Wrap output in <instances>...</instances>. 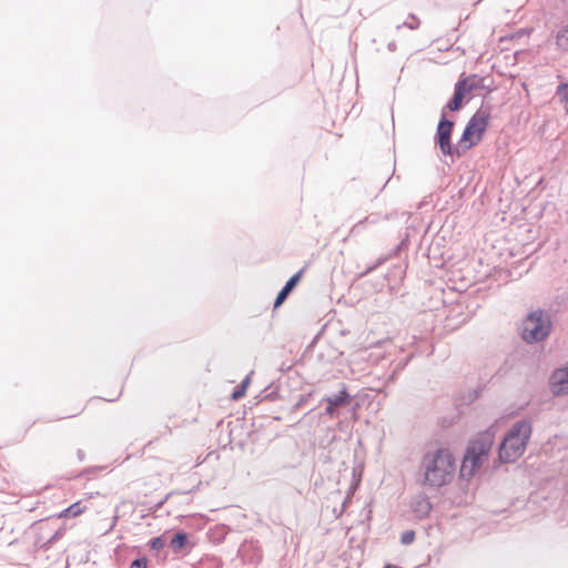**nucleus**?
<instances>
[{
  "instance_id": "nucleus-23",
  "label": "nucleus",
  "mask_w": 568,
  "mask_h": 568,
  "mask_svg": "<svg viewBox=\"0 0 568 568\" xmlns=\"http://www.w3.org/2000/svg\"><path fill=\"white\" fill-rule=\"evenodd\" d=\"M148 559L146 557H140L132 561L130 568H146Z\"/></svg>"
},
{
  "instance_id": "nucleus-6",
  "label": "nucleus",
  "mask_w": 568,
  "mask_h": 568,
  "mask_svg": "<svg viewBox=\"0 0 568 568\" xmlns=\"http://www.w3.org/2000/svg\"><path fill=\"white\" fill-rule=\"evenodd\" d=\"M489 121V113L485 110L479 109L468 121L467 126L471 129V132L476 134L475 141H470L467 145H465L466 149H469L477 144L485 133Z\"/></svg>"
},
{
  "instance_id": "nucleus-27",
  "label": "nucleus",
  "mask_w": 568,
  "mask_h": 568,
  "mask_svg": "<svg viewBox=\"0 0 568 568\" xmlns=\"http://www.w3.org/2000/svg\"><path fill=\"white\" fill-rule=\"evenodd\" d=\"M387 184H388V181H385L383 184V187H386Z\"/></svg>"
},
{
  "instance_id": "nucleus-16",
  "label": "nucleus",
  "mask_w": 568,
  "mask_h": 568,
  "mask_svg": "<svg viewBox=\"0 0 568 568\" xmlns=\"http://www.w3.org/2000/svg\"><path fill=\"white\" fill-rule=\"evenodd\" d=\"M253 374V372H251L242 382L241 384L234 389V392L232 393V398L234 400H237L240 398H242L246 392V388L251 382V375Z\"/></svg>"
},
{
  "instance_id": "nucleus-8",
  "label": "nucleus",
  "mask_w": 568,
  "mask_h": 568,
  "mask_svg": "<svg viewBox=\"0 0 568 568\" xmlns=\"http://www.w3.org/2000/svg\"><path fill=\"white\" fill-rule=\"evenodd\" d=\"M550 386L555 395L568 394V371L566 367L556 369L552 373Z\"/></svg>"
},
{
  "instance_id": "nucleus-26",
  "label": "nucleus",
  "mask_w": 568,
  "mask_h": 568,
  "mask_svg": "<svg viewBox=\"0 0 568 568\" xmlns=\"http://www.w3.org/2000/svg\"><path fill=\"white\" fill-rule=\"evenodd\" d=\"M58 536H59V532H55V535L50 539V541H52L53 539H55Z\"/></svg>"
},
{
  "instance_id": "nucleus-15",
  "label": "nucleus",
  "mask_w": 568,
  "mask_h": 568,
  "mask_svg": "<svg viewBox=\"0 0 568 568\" xmlns=\"http://www.w3.org/2000/svg\"><path fill=\"white\" fill-rule=\"evenodd\" d=\"M556 97L559 99L566 113H568V82L561 83L557 87Z\"/></svg>"
},
{
  "instance_id": "nucleus-5",
  "label": "nucleus",
  "mask_w": 568,
  "mask_h": 568,
  "mask_svg": "<svg viewBox=\"0 0 568 568\" xmlns=\"http://www.w3.org/2000/svg\"><path fill=\"white\" fill-rule=\"evenodd\" d=\"M453 126L454 122L446 119V112L445 110H442V118L437 125L435 140L444 155L453 156L454 154H457V156H459L460 153L458 152L457 149L455 150L450 143Z\"/></svg>"
},
{
  "instance_id": "nucleus-10",
  "label": "nucleus",
  "mask_w": 568,
  "mask_h": 568,
  "mask_svg": "<svg viewBox=\"0 0 568 568\" xmlns=\"http://www.w3.org/2000/svg\"><path fill=\"white\" fill-rule=\"evenodd\" d=\"M465 95V82L457 81L455 84L454 95L450 101L443 109H448L449 111H457L462 106L463 98Z\"/></svg>"
},
{
  "instance_id": "nucleus-14",
  "label": "nucleus",
  "mask_w": 568,
  "mask_h": 568,
  "mask_svg": "<svg viewBox=\"0 0 568 568\" xmlns=\"http://www.w3.org/2000/svg\"><path fill=\"white\" fill-rule=\"evenodd\" d=\"M458 81L465 82V94L481 87L483 78L474 74L468 78H460Z\"/></svg>"
},
{
  "instance_id": "nucleus-4",
  "label": "nucleus",
  "mask_w": 568,
  "mask_h": 568,
  "mask_svg": "<svg viewBox=\"0 0 568 568\" xmlns=\"http://www.w3.org/2000/svg\"><path fill=\"white\" fill-rule=\"evenodd\" d=\"M552 323L550 316L541 310L530 312L521 323L520 336L529 343H538L546 339L551 333Z\"/></svg>"
},
{
  "instance_id": "nucleus-11",
  "label": "nucleus",
  "mask_w": 568,
  "mask_h": 568,
  "mask_svg": "<svg viewBox=\"0 0 568 568\" xmlns=\"http://www.w3.org/2000/svg\"><path fill=\"white\" fill-rule=\"evenodd\" d=\"M301 275H302V271H300L296 274H294L286 282V284L283 286V288L278 292V294H277V296L275 298V302H274V307L275 308L278 307L286 300V297L290 294V292L294 288V286L300 281Z\"/></svg>"
},
{
  "instance_id": "nucleus-30",
  "label": "nucleus",
  "mask_w": 568,
  "mask_h": 568,
  "mask_svg": "<svg viewBox=\"0 0 568 568\" xmlns=\"http://www.w3.org/2000/svg\"><path fill=\"white\" fill-rule=\"evenodd\" d=\"M374 268H375V266L369 267V268H368V271H367L366 273H368V272L373 271Z\"/></svg>"
},
{
  "instance_id": "nucleus-29",
  "label": "nucleus",
  "mask_w": 568,
  "mask_h": 568,
  "mask_svg": "<svg viewBox=\"0 0 568 568\" xmlns=\"http://www.w3.org/2000/svg\"><path fill=\"white\" fill-rule=\"evenodd\" d=\"M387 184H388V181H385L383 184V187H386Z\"/></svg>"
},
{
  "instance_id": "nucleus-2",
  "label": "nucleus",
  "mask_w": 568,
  "mask_h": 568,
  "mask_svg": "<svg viewBox=\"0 0 568 568\" xmlns=\"http://www.w3.org/2000/svg\"><path fill=\"white\" fill-rule=\"evenodd\" d=\"M532 433L531 423L527 419L516 422L499 445V459L503 463L517 460L526 450Z\"/></svg>"
},
{
  "instance_id": "nucleus-9",
  "label": "nucleus",
  "mask_w": 568,
  "mask_h": 568,
  "mask_svg": "<svg viewBox=\"0 0 568 568\" xmlns=\"http://www.w3.org/2000/svg\"><path fill=\"white\" fill-rule=\"evenodd\" d=\"M323 402H326L327 404H331L335 408L337 407H344L348 405L352 400V397L349 393L347 392L346 387L343 386L342 389L334 395L326 396L322 399Z\"/></svg>"
},
{
  "instance_id": "nucleus-7",
  "label": "nucleus",
  "mask_w": 568,
  "mask_h": 568,
  "mask_svg": "<svg viewBox=\"0 0 568 568\" xmlns=\"http://www.w3.org/2000/svg\"><path fill=\"white\" fill-rule=\"evenodd\" d=\"M410 511L416 519H425L429 516L433 506L429 498L425 494H417L409 501Z\"/></svg>"
},
{
  "instance_id": "nucleus-12",
  "label": "nucleus",
  "mask_w": 568,
  "mask_h": 568,
  "mask_svg": "<svg viewBox=\"0 0 568 568\" xmlns=\"http://www.w3.org/2000/svg\"><path fill=\"white\" fill-rule=\"evenodd\" d=\"M381 219L382 216L379 214H371L366 216L364 220L353 225L351 229V235L361 234L366 226L378 223Z\"/></svg>"
},
{
  "instance_id": "nucleus-13",
  "label": "nucleus",
  "mask_w": 568,
  "mask_h": 568,
  "mask_svg": "<svg viewBox=\"0 0 568 568\" xmlns=\"http://www.w3.org/2000/svg\"><path fill=\"white\" fill-rule=\"evenodd\" d=\"M556 47L562 52H568V23L557 31Z\"/></svg>"
},
{
  "instance_id": "nucleus-17",
  "label": "nucleus",
  "mask_w": 568,
  "mask_h": 568,
  "mask_svg": "<svg viewBox=\"0 0 568 568\" xmlns=\"http://www.w3.org/2000/svg\"><path fill=\"white\" fill-rule=\"evenodd\" d=\"M84 511V507L80 501L72 504L63 511H61L60 517H77Z\"/></svg>"
},
{
  "instance_id": "nucleus-3",
  "label": "nucleus",
  "mask_w": 568,
  "mask_h": 568,
  "mask_svg": "<svg viewBox=\"0 0 568 568\" xmlns=\"http://www.w3.org/2000/svg\"><path fill=\"white\" fill-rule=\"evenodd\" d=\"M495 440V432L489 428L480 433L467 447L460 466V476L471 478L480 466L487 460Z\"/></svg>"
},
{
  "instance_id": "nucleus-21",
  "label": "nucleus",
  "mask_w": 568,
  "mask_h": 568,
  "mask_svg": "<svg viewBox=\"0 0 568 568\" xmlns=\"http://www.w3.org/2000/svg\"><path fill=\"white\" fill-rule=\"evenodd\" d=\"M415 540V532L413 530H407L402 534L400 542L403 545H410Z\"/></svg>"
},
{
  "instance_id": "nucleus-22",
  "label": "nucleus",
  "mask_w": 568,
  "mask_h": 568,
  "mask_svg": "<svg viewBox=\"0 0 568 568\" xmlns=\"http://www.w3.org/2000/svg\"><path fill=\"white\" fill-rule=\"evenodd\" d=\"M476 138V134L471 132V129H469L467 125L462 134V138H460V141L459 143H465V142H469L473 141L471 139L473 138Z\"/></svg>"
},
{
  "instance_id": "nucleus-31",
  "label": "nucleus",
  "mask_w": 568,
  "mask_h": 568,
  "mask_svg": "<svg viewBox=\"0 0 568 568\" xmlns=\"http://www.w3.org/2000/svg\"><path fill=\"white\" fill-rule=\"evenodd\" d=\"M566 368H567V371H568V366H567Z\"/></svg>"
},
{
  "instance_id": "nucleus-19",
  "label": "nucleus",
  "mask_w": 568,
  "mask_h": 568,
  "mask_svg": "<svg viewBox=\"0 0 568 568\" xmlns=\"http://www.w3.org/2000/svg\"><path fill=\"white\" fill-rule=\"evenodd\" d=\"M419 24H420L419 19L415 14L410 13L408 16L407 21H405L403 24L396 26V29L399 30L400 28L405 27L410 30H416L419 28Z\"/></svg>"
},
{
  "instance_id": "nucleus-24",
  "label": "nucleus",
  "mask_w": 568,
  "mask_h": 568,
  "mask_svg": "<svg viewBox=\"0 0 568 568\" xmlns=\"http://www.w3.org/2000/svg\"><path fill=\"white\" fill-rule=\"evenodd\" d=\"M325 414L329 415L331 417H334L336 415V408L331 404H327V407L325 408Z\"/></svg>"
},
{
  "instance_id": "nucleus-1",
  "label": "nucleus",
  "mask_w": 568,
  "mask_h": 568,
  "mask_svg": "<svg viewBox=\"0 0 568 568\" xmlns=\"http://www.w3.org/2000/svg\"><path fill=\"white\" fill-rule=\"evenodd\" d=\"M455 459L447 448L428 452L422 460L424 481L430 487H442L448 484L455 474Z\"/></svg>"
},
{
  "instance_id": "nucleus-28",
  "label": "nucleus",
  "mask_w": 568,
  "mask_h": 568,
  "mask_svg": "<svg viewBox=\"0 0 568 568\" xmlns=\"http://www.w3.org/2000/svg\"><path fill=\"white\" fill-rule=\"evenodd\" d=\"M387 184H388V181H385L383 184V187H386Z\"/></svg>"
},
{
  "instance_id": "nucleus-25",
  "label": "nucleus",
  "mask_w": 568,
  "mask_h": 568,
  "mask_svg": "<svg viewBox=\"0 0 568 568\" xmlns=\"http://www.w3.org/2000/svg\"><path fill=\"white\" fill-rule=\"evenodd\" d=\"M387 49L390 51V52H394L396 50V43L395 41H390L388 44H387Z\"/></svg>"
},
{
  "instance_id": "nucleus-20",
  "label": "nucleus",
  "mask_w": 568,
  "mask_h": 568,
  "mask_svg": "<svg viewBox=\"0 0 568 568\" xmlns=\"http://www.w3.org/2000/svg\"><path fill=\"white\" fill-rule=\"evenodd\" d=\"M149 546L153 550H160L165 546V540L162 536L154 537V538L150 539Z\"/></svg>"
},
{
  "instance_id": "nucleus-18",
  "label": "nucleus",
  "mask_w": 568,
  "mask_h": 568,
  "mask_svg": "<svg viewBox=\"0 0 568 568\" xmlns=\"http://www.w3.org/2000/svg\"><path fill=\"white\" fill-rule=\"evenodd\" d=\"M187 542V535L185 532H178L175 536L171 539V547L174 551L180 550L183 548Z\"/></svg>"
}]
</instances>
